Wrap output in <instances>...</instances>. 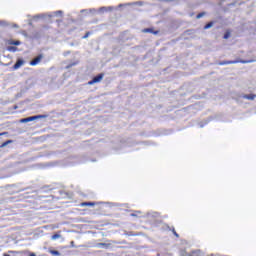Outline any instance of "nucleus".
<instances>
[{
	"instance_id": "obj_1",
	"label": "nucleus",
	"mask_w": 256,
	"mask_h": 256,
	"mask_svg": "<svg viewBox=\"0 0 256 256\" xmlns=\"http://www.w3.org/2000/svg\"><path fill=\"white\" fill-rule=\"evenodd\" d=\"M37 119H47V115H36V116H30L27 118H23L20 120V123H29V122L35 121Z\"/></svg>"
},
{
	"instance_id": "obj_2",
	"label": "nucleus",
	"mask_w": 256,
	"mask_h": 256,
	"mask_svg": "<svg viewBox=\"0 0 256 256\" xmlns=\"http://www.w3.org/2000/svg\"><path fill=\"white\" fill-rule=\"evenodd\" d=\"M103 77H105V74L103 73L98 74L88 82V85H95V83H101V81H103Z\"/></svg>"
},
{
	"instance_id": "obj_3",
	"label": "nucleus",
	"mask_w": 256,
	"mask_h": 256,
	"mask_svg": "<svg viewBox=\"0 0 256 256\" xmlns=\"http://www.w3.org/2000/svg\"><path fill=\"white\" fill-rule=\"evenodd\" d=\"M41 59H43V54H39L36 58L30 61L31 67H35V65H39V63H41Z\"/></svg>"
},
{
	"instance_id": "obj_4",
	"label": "nucleus",
	"mask_w": 256,
	"mask_h": 256,
	"mask_svg": "<svg viewBox=\"0 0 256 256\" xmlns=\"http://www.w3.org/2000/svg\"><path fill=\"white\" fill-rule=\"evenodd\" d=\"M23 65H25V60H23V59H18V60L16 61V63L14 64L13 69H14V70L20 69L21 67H23Z\"/></svg>"
},
{
	"instance_id": "obj_5",
	"label": "nucleus",
	"mask_w": 256,
	"mask_h": 256,
	"mask_svg": "<svg viewBox=\"0 0 256 256\" xmlns=\"http://www.w3.org/2000/svg\"><path fill=\"white\" fill-rule=\"evenodd\" d=\"M235 63H239L238 60H225L218 62V65H235Z\"/></svg>"
},
{
	"instance_id": "obj_6",
	"label": "nucleus",
	"mask_w": 256,
	"mask_h": 256,
	"mask_svg": "<svg viewBox=\"0 0 256 256\" xmlns=\"http://www.w3.org/2000/svg\"><path fill=\"white\" fill-rule=\"evenodd\" d=\"M243 99H247L248 101H254V99L256 98L255 94H245L242 96Z\"/></svg>"
},
{
	"instance_id": "obj_7",
	"label": "nucleus",
	"mask_w": 256,
	"mask_h": 256,
	"mask_svg": "<svg viewBox=\"0 0 256 256\" xmlns=\"http://www.w3.org/2000/svg\"><path fill=\"white\" fill-rule=\"evenodd\" d=\"M95 205V203L93 202H82L80 204V207H93Z\"/></svg>"
},
{
	"instance_id": "obj_8",
	"label": "nucleus",
	"mask_w": 256,
	"mask_h": 256,
	"mask_svg": "<svg viewBox=\"0 0 256 256\" xmlns=\"http://www.w3.org/2000/svg\"><path fill=\"white\" fill-rule=\"evenodd\" d=\"M143 33H153L154 35H157L159 31H154L153 28H146L143 30Z\"/></svg>"
},
{
	"instance_id": "obj_9",
	"label": "nucleus",
	"mask_w": 256,
	"mask_h": 256,
	"mask_svg": "<svg viewBox=\"0 0 256 256\" xmlns=\"http://www.w3.org/2000/svg\"><path fill=\"white\" fill-rule=\"evenodd\" d=\"M96 247H105V249H109V247H111V244H109V243H98V244H96Z\"/></svg>"
},
{
	"instance_id": "obj_10",
	"label": "nucleus",
	"mask_w": 256,
	"mask_h": 256,
	"mask_svg": "<svg viewBox=\"0 0 256 256\" xmlns=\"http://www.w3.org/2000/svg\"><path fill=\"white\" fill-rule=\"evenodd\" d=\"M10 143H13V140H7V141L3 142L0 145V149H3L4 147H7V145H10Z\"/></svg>"
},
{
	"instance_id": "obj_11",
	"label": "nucleus",
	"mask_w": 256,
	"mask_h": 256,
	"mask_svg": "<svg viewBox=\"0 0 256 256\" xmlns=\"http://www.w3.org/2000/svg\"><path fill=\"white\" fill-rule=\"evenodd\" d=\"M231 37V31L227 30L223 36V39H229Z\"/></svg>"
},
{
	"instance_id": "obj_12",
	"label": "nucleus",
	"mask_w": 256,
	"mask_h": 256,
	"mask_svg": "<svg viewBox=\"0 0 256 256\" xmlns=\"http://www.w3.org/2000/svg\"><path fill=\"white\" fill-rule=\"evenodd\" d=\"M7 51H11L12 53H15V51H17V47H15V46H8L7 47Z\"/></svg>"
},
{
	"instance_id": "obj_13",
	"label": "nucleus",
	"mask_w": 256,
	"mask_h": 256,
	"mask_svg": "<svg viewBox=\"0 0 256 256\" xmlns=\"http://www.w3.org/2000/svg\"><path fill=\"white\" fill-rule=\"evenodd\" d=\"M210 27H213V22H209L204 26V29H210Z\"/></svg>"
},
{
	"instance_id": "obj_14",
	"label": "nucleus",
	"mask_w": 256,
	"mask_h": 256,
	"mask_svg": "<svg viewBox=\"0 0 256 256\" xmlns=\"http://www.w3.org/2000/svg\"><path fill=\"white\" fill-rule=\"evenodd\" d=\"M59 237H61L60 234H53L51 239L55 241V239H59Z\"/></svg>"
},
{
	"instance_id": "obj_15",
	"label": "nucleus",
	"mask_w": 256,
	"mask_h": 256,
	"mask_svg": "<svg viewBox=\"0 0 256 256\" xmlns=\"http://www.w3.org/2000/svg\"><path fill=\"white\" fill-rule=\"evenodd\" d=\"M50 253L51 255H60L59 251L57 250H51Z\"/></svg>"
},
{
	"instance_id": "obj_16",
	"label": "nucleus",
	"mask_w": 256,
	"mask_h": 256,
	"mask_svg": "<svg viewBox=\"0 0 256 256\" xmlns=\"http://www.w3.org/2000/svg\"><path fill=\"white\" fill-rule=\"evenodd\" d=\"M10 45H21L20 41H12Z\"/></svg>"
},
{
	"instance_id": "obj_17",
	"label": "nucleus",
	"mask_w": 256,
	"mask_h": 256,
	"mask_svg": "<svg viewBox=\"0 0 256 256\" xmlns=\"http://www.w3.org/2000/svg\"><path fill=\"white\" fill-rule=\"evenodd\" d=\"M172 233L173 235H175V237L179 238V234L177 233V231H175V228L172 229Z\"/></svg>"
},
{
	"instance_id": "obj_18",
	"label": "nucleus",
	"mask_w": 256,
	"mask_h": 256,
	"mask_svg": "<svg viewBox=\"0 0 256 256\" xmlns=\"http://www.w3.org/2000/svg\"><path fill=\"white\" fill-rule=\"evenodd\" d=\"M89 35H91V32H86V34L83 36V39H87V37H89Z\"/></svg>"
},
{
	"instance_id": "obj_19",
	"label": "nucleus",
	"mask_w": 256,
	"mask_h": 256,
	"mask_svg": "<svg viewBox=\"0 0 256 256\" xmlns=\"http://www.w3.org/2000/svg\"><path fill=\"white\" fill-rule=\"evenodd\" d=\"M3 135H9V132H2V133H0V137H3Z\"/></svg>"
},
{
	"instance_id": "obj_20",
	"label": "nucleus",
	"mask_w": 256,
	"mask_h": 256,
	"mask_svg": "<svg viewBox=\"0 0 256 256\" xmlns=\"http://www.w3.org/2000/svg\"><path fill=\"white\" fill-rule=\"evenodd\" d=\"M203 13H199L198 15H197V19H201V17H203Z\"/></svg>"
},
{
	"instance_id": "obj_21",
	"label": "nucleus",
	"mask_w": 256,
	"mask_h": 256,
	"mask_svg": "<svg viewBox=\"0 0 256 256\" xmlns=\"http://www.w3.org/2000/svg\"><path fill=\"white\" fill-rule=\"evenodd\" d=\"M62 14H63L62 11H57V12H56V15H62Z\"/></svg>"
},
{
	"instance_id": "obj_22",
	"label": "nucleus",
	"mask_w": 256,
	"mask_h": 256,
	"mask_svg": "<svg viewBox=\"0 0 256 256\" xmlns=\"http://www.w3.org/2000/svg\"><path fill=\"white\" fill-rule=\"evenodd\" d=\"M30 256H36L35 253L30 254Z\"/></svg>"
},
{
	"instance_id": "obj_23",
	"label": "nucleus",
	"mask_w": 256,
	"mask_h": 256,
	"mask_svg": "<svg viewBox=\"0 0 256 256\" xmlns=\"http://www.w3.org/2000/svg\"><path fill=\"white\" fill-rule=\"evenodd\" d=\"M3 256H11V255H9V254H4Z\"/></svg>"
}]
</instances>
